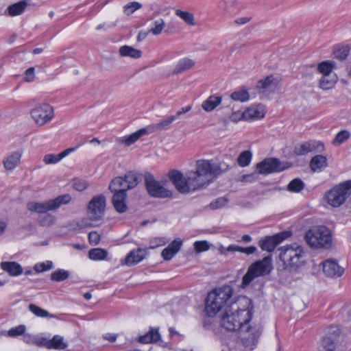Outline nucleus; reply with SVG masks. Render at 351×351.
Masks as SVG:
<instances>
[{"instance_id":"nucleus-1","label":"nucleus","mask_w":351,"mask_h":351,"mask_svg":"<svg viewBox=\"0 0 351 351\" xmlns=\"http://www.w3.org/2000/svg\"><path fill=\"white\" fill-rule=\"evenodd\" d=\"M252 311V300L246 296L239 295L237 302L224 311L220 319V325L228 331L243 329L250 322Z\"/></svg>"},{"instance_id":"nucleus-2","label":"nucleus","mask_w":351,"mask_h":351,"mask_svg":"<svg viewBox=\"0 0 351 351\" xmlns=\"http://www.w3.org/2000/svg\"><path fill=\"white\" fill-rule=\"evenodd\" d=\"M229 169L224 162H215L204 159L197 160L195 170L189 172L198 189L207 186L213 177L218 176Z\"/></svg>"},{"instance_id":"nucleus-3","label":"nucleus","mask_w":351,"mask_h":351,"mask_svg":"<svg viewBox=\"0 0 351 351\" xmlns=\"http://www.w3.org/2000/svg\"><path fill=\"white\" fill-rule=\"evenodd\" d=\"M238 297L234 295V289L230 285L216 288L207 295L205 311L208 316L213 317L221 310L224 311L230 308L232 304L237 302Z\"/></svg>"},{"instance_id":"nucleus-4","label":"nucleus","mask_w":351,"mask_h":351,"mask_svg":"<svg viewBox=\"0 0 351 351\" xmlns=\"http://www.w3.org/2000/svg\"><path fill=\"white\" fill-rule=\"evenodd\" d=\"M106 198L103 195L94 196L87 206V217L75 221L80 229L95 226L101 219L105 213Z\"/></svg>"},{"instance_id":"nucleus-5","label":"nucleus","mask_w":351,"mask_h":351,"mask_svg":"<svg viewBox=\"0 0 351 351\" xmlns=\"http://www.w3.org/2000/svg\"><path fill=\"white\" fill-rule=\"evenodd\" d=\"M280 250L279 258L284 269L291 272L304 264L305 252L301 245L293 243L282 247Z\"/></svg>"},{"instance_id":"nucleus-6","label":"nucleus","mask_w":351,"mask_h":351,"mask_svg":"<svg viewBox=\"0 0 351 351\" xmlns=\"http://www.w3.org/2000/svg\"><path fill=\"white\" fill-rule=\"evenodd\" d=\"M306 243L312 247L328 249L332 245V236L329 229L324 226H315L305 234Z\"/></svg>"},{"instance_id":"nucleus-7","label":"nucleus","mask_w":351,"mask_h":351,"mask_svg":"<svg viewBox=\"0 0 351 351\" xmlns=\"http://www.w3.org/2000/svg\"><path fill=\"white\" fill-rule=\"evenodd\" d=\"M272 269L271 256L265 257L252 263L242 279L241 287L245 288L256 278L269 274Z\"/></svg>"},{"instance_id":"nucleus-8","label":"nucleus","mask_w":351,"mask_h":351,"mask_svg":"<svg viewBox=\"0 0 351 351\" xmlns=\"http://www.w3.org/2000/svg\"><path fill=\"white\" fill-rule=\"evenodd\" d=\"M71 201L69 194L59 195L55 199L46 202H30L27 204V208L31 212L45 214L48 211H55L62 205L67 204Z\"/></svg>"},{"instance_id":"nucleus-9","label":"nucleus","mask_w":351,"mask_h":351,"mask_svg":"<svg viewBox=\"0 0 351 351\" xmlns=\"http://www.w3.org/2000/svg\"><path fill=\"white\" fill-rule=\"evenodd\" d=\"M351 194V180L335 186L326 194L328 203L333 207L343 204Z\"/></svg>"},{"instance_id":"nucleus-10","label":"nucleus","mask_w":351,"mask_h":351,"mask_svg":"<svg viewBox=\"0 0 351 351\" xmlns=\"http://www.w3.org/2000/svg\"><path fill=\"white\" fill-rule=\"evenodd\" d=\"M168 176L176 189L181 193H189L198 190L189 172L186 177H184L181 171L173 169L169 172Z\"/></svg>"},{"instance_id":"nucleus-11","label":"nucleus","mask_w":351,"mask_h":351,"mask_svg":"<svg viewBox=\"0 0 351 351\" xmlns=\"http://www.w3.org/2000/svg\"><path fill=\"white\" fill-rule=\"evenodd\" d=\"M243 329H240V339L245 347L249 351L253 350L257 343L262 332V327L258 324L253 325H245Z\"/></svg>"},{"instance_id":"nucleus-12","label":"nucleus","mask_w":351,"mask_h":351,"mask_svg":"<svg viewBox=\"0 0 351 351\" xmlns=\"http://www.w3.org/2000/svg\"><path fill=\"white\" fill-rule=\"evenodd\" d=\"M30 114L36 124L42 126L53 118V108L48 104H40L31 110Z\"/></svg>"},{"instance_id":"nucleus-13","label":"nucleus","mask_w":351,"mask_h":351,"mask_svg":"<svg viewBox=\"0 0 351 351\" xmlns=\"http://www.w3.org/2000/svg\"><path fill=\"white\" fill-rule=\"evenodd\" d=\"M145 182L148 193L152 197L165 198L172 195L171 191L165 188L151 173L145 175Z\"/></svg>"},{"instance_id":"nucleus-14","label":"nucleus","mask_w":351,"mask_h":351,"mask_svg":"<svg viewBox=\"0 0 351 351\" xmlns=\"http://www.w3.org/2000/svg\"><path fill=\"white\" fill-rule=\"evenodd\" d=\"M256 169L260 174H269L283 171L285 167L282 166L280 161L276 158H268L256 165Z\"/></svg>"},{"instance_id":"nucleus-15","label":"nucleus","mask_w":351,"mask_h":351,"mask_svg":"<svg viewBox=\"0 0 351 351\" xmlns=\"http://www.w3.org/2000/svg\"><path fill=\"white\" fill-rule=\"evenodd\" d=\"M339 335L340 330L337 326H331L329 327L327 335L322 341L324 351L335 350Z\"/></svg>"},{"instance_id":"nucleus-16","label":"nucleus","mask_w":351,"mask_h":351,"mask_svg":"<svg viewBox=\"0 0 351 351\" xmlns=\"http://www.w3.org/2000/svg\"><path fill=\"white\" fill-rule=\"evenodd\" d=\"M324 149V144L320 141H306L298 146H296L294 152L297 155H305L309 152H321Z\"/></svg>"},{"instance_id":"nucleus-17","label":"nucleus","mask_w":351,"mask_h":351,"mask_svg":"<svg viewBox=\"0 0 351 351\" xmlns=\"http://www.w3.org/2000/svg\"><path fill=\"white\" fill-rule=\"evenodd\" d=\"M285 239V233L282 232L274 236L265 237L259 241V246L263 250L271 252Z\"/></svg>"},{"instance_id":"nucleus-18","label":"nucleus","mask_w":351,"mask_h":351,"mask_svg":"<svg viewBox=\"0 0 351 351\" xmlns=\"http://www.w3.org/2000/svg\"><path fill=\"white\" fill-rule=\"evenodd\" d=\"M322 265L324 273L328 277H340L344 272V269L335 260L327 259Z\"/></svg>"},{"instance_id":"nucleus-19","label":"nucleus","mask_w":351,"mask_h":351,"mask_svg":"<svg viewBox=\"0 0 351 351\" xmlns=\"http://www.w3.org/2000/svg\"><path fill=\"white\" fill-rule=\"evenodd\" d=\"M182 241L178 238L174 239L169 245L163 249L161 256L165 261H170L180 250Z\"/></svg>"},{"instance_id":"nucleus-20","label":"nucleus","mask_w":351,"mask_h":351,"mask_svg":"<svg viewBox=\"0 0 351 351\" xmlns=\"http://www.w3.org/2000/svg\"><path fill=\"white\" fill-rule=\"evenodd\" d=\"M21 156V151H16L10 153L3 159V167L8 171L14 169L20 164Z\"/></svg>"},{"instance_id":"nucleus-21","label":"nucleus","mask_w":351,"mask_h":351,"mask_svg":"<svg viewBox=\"0 0 351 351\" xmlns=\"http://www.w3.org/2000/svg\"><path fill=\"white\" fill-rule=\"evenodd\" d=\"M146 254V249L138 248L137 250H132L126 256L124 263L128 266L136 265L141 262L145 257Z\"/></svg>"},{"instance_id":"nucleus-22","label":"nucleus","mask_w":351,"mask_h":351,"mask_svg":"<svg viewBox=\"0 0 351 351\" xmlns=\"http://www.w3.org/2000/svg\"><path fill=\"white\" fill-rule=\"evenodd\" d=\"M277 84L272 75L266 77L257 82L256 89L258 93L273 92L276 88Z\"/></svg>"},{"instance_id":"nucleus-23","label":"nucleus","mask_w":351,"mask_h":351,"mask_svg":"<svg viewBox=\"0 0 351 351\" xmlns=\"http://www.w3.org/2000/svg\"><path fill=\"white\" fill-rule=\"evenodd\" d=\"M126 197L127 194L123 191L115 193L113 195L112 204L115 210L119 213H123L128 209V206L125 204Z\"/></svg>"},{"instance_id":"nucleus-24","label":"nucleus","mask_w":351,"mask_h":351,"mask_svg":"<svg viewBox=\"0 0 351 351\" xmlns=\"http://www.w3.org/2000/svg\"><path fill=\"white\" fill-rule=\"evenodd\" d=\"M147 133V128H141L129 136L119 138L117 140V142L124 144L126 146H130L136 142L142 136L145 135Z\"/></svg>"},{"instance_id":"nucleus-25","label":"nucleus","mask_w":351,"mask_h":351,"mask_svg":"<svg viewBox=\"0 0 351 351\" xmlns=\"http://www.w3.org/2000/svg\"><path fill=\"white\" fill-rule=\"evenodd\" d=\"M309 165L313 172H321L328 166V160L323 155H316L311 158Z\"/></svg>"},{"instance_id":"nucleus-26","label":"nucleus","mask_w":351,"mask_h":351,"mask_svg":"<svg viewBox=\"0 0 351 351\" xmlns=\"http://www.w3.org/2000/svg\"><path fill=\"white\" fill-rule=\"evenodd\" d=\"M1 268L12 276L21 275L23 269L20 264L16 262L5 261L1 263Z\"/></svg>"},{"instance_id":"nucleus-27","label":"nucleus","mask_w":351,"mask_h":351,"mask_svg":"<svg viewBox=\"0 0 351 351\" xmlns=\"http://www.w3.org/2000/svg\"><path fill=\"white\" fill-rule=\"evenodd\" d=\"M160 339V335L158 328L151 327L145 335L139 337L138 342L141 343H152L158 342Z\"/></svg>"},{"instance_id":"nucleus-28","label":"nucleus","mask_w":351,"mask_h":351,"mask_svg":"<svg viewBox=\"0 0 351 351\" xmlns=\"http://www.w3.org/2000/svg\"><path fill=\"white\" fill-rule=\"evenodd\" d=\"M28 1L27 0H22L16 3L12 4L9 5L6 11L8 12V14L11 16H15L21 14L25 8L28 5Z\"/></svg>"},{"instance_id":"nucleus-29","label":"nucleus","mask_w":351,"mask_h":351,"mask_svg":"<svg viewBox=\"0 0 351 351\" xmlns=\"http://www.w3.org/2000/svg\"><path fill=\"white\" fill-rule=\"evenodd\" d=\"M109 189L114 193L122 191L126 193L129 190L123 177H117L113 179L109 185Z\"/></svg>"},{"instance_id":"nucleus-30","label":"nucleus","mask_w":351,"mask_h":351,"mask_svg":"<svg viewBox=\"0 0 351 351\" xmlns=\"http://www.w3.org/2000/svg\"><path fill=\"white\" fill-rule=\"evenodd\" d=\"M176 119V115H171L165 119L161 120L158 123L148 126L147 129L149 132H154L156 130H167L169 128L170 125Z\"/></svg>"},{"instance_id":"nucleus-31","label":"nucleus","mask_w":351,"mask_h":351,"mask_svg":"<svg viewBox=\"0 0 351 351\" xmlns=\"http://www.w3.org/2000/svg\"><path fill=\"white\" fill-rule=\"evenodd\" d=\"M221 102V97L210 95L202 104V108L206 112L213 110Z\"/></svg>"},{"instance_id":"nucleus-32","label":"nucleus","mask_w":351,"mask_h":351,"mask_svg":"<svg viewBox=\"0 0 351 351\" xmlns=\"http://www.w3.org/2000/svg\"><path fill=\"white\" fill-rule=\"evenodd\" d=\"M119 52L120 56L122 57H130L132 58H139L142 55L140 50L128 45H123L121 47Z\"/></svg>"},{"instance_id":"nucleus-33","label":"nucleus","mask_w":351,"mask_h":351,"mask_svg":"<svg viewBox=\"0 0 351 351\" xmlns=\"http://www.w3.org/2000/svg\"><path fill=\"white\" fill-rule=\"evenodd\" d=\"M264 117L263 110L258 106H252L244 111L245 120H253L263 118Z\"/></svg>"},{"instance_id":"nucleus-34","label":"nucleus","mask_w":351,"mask_h":351,"mask_svg":"<svg viewBox=\"0 0 351 351\" xmlns=\"http://www.w3.org/2000/svg\"><path fill=\"white\" fill-rule=\"evenodd\" d=\"M195 65V62L192 59L184 58L180 59L176 64L173 73L176 74L182 73L191 69Z\"/></svg>"},{"instance_id":"nucleus-35","label":"nucleus","mask_w":351,"mask_h":351,"mask_svg":"<svg viewBox=\"0 0 351 351\" xmlns=\"http://www.w3.org/2000/svg\"><path fill=\"white\" fill-rule=\"evenodd\" d=\"M230 97L232 100L241 102H245L249 100L250 94L244 87L234 91L231 93Z\"/></svg>"},{"instance_id":"nucleus-36","label":"nucleus","mask_w":351,"mask_h":351,"mask_svg":"<svg viewBox=\"0 0 351 351\" xmlns=\"http://www.w3.org/2000/svg\"><path fill=\"white\" fill-rule=\"evenodd\" d=\"M49 349L64 350L67 344L64 341L63 337L59 335H54L49 339Z\"/></svg>"},{"instance_id":"nucleus-37","label":"nucleus","mask_w":351,"mask_h":351,"mask_svg":"<svg viewBox=\"0 0 351 351\" xmlns=\"http://www.w3.org/2000/svg\"><path fill=\"white\" fill-rule=\"evenodd\" d=\"M108 256L107 250L101 248H94L88 252V257L93 261L104 260Z\"/></svg>"},{"instance_id":"nucleus-38","label":"nucleus","mask_w":351,"mask_h":351,"mask_svg":"<svg viewBox=\"0 0 351 351\" xmlns=\"http://www.w3.org/2000/svg\"><path fill=\"white\" fill-rule=\"evenodd\" d=\"M304 188V182L300 178L292 180L287 185V190L292 193H300Z\"/></svg>"},{"instance_id":"nucleus-39","label":"nucleus","mask_w":351,"mask_h":351,"mask_svg":"<svg viewBox=\"0 0 351 351\" xmlns=\"http://www.w3.org/2000/svg\"><path fill=\"white\" fill-rule=\"evenodd\" d=\"M176 15L182 19L189 25H195V17L191 12L177 10H176Z\"/></svg>"},{"instance_id":"nucleus-40","label":"nucleus","mask_w":351,"mask_h":351,"mask_svg":"<svg viewBox=\"0 0 351 351\" xmlns=\"http://www.w3.org/2000/svg\"><path fill=\"white\" fill-rule=\"evenodd\" d=\"M69 276V272L64 269H57L51 274V280L55 282H62L66 280Z\"/></svg>"},{"instance_id":"nucleus-41","label":"nucleus","mask_w":351,"mask_h":351,"mask_svg":"<svg viewBox=\"0 0 351 351\" xmlns=\"http://www.w3.org/2000/svg\"><path fill=\"white\" fill-rule=\"evenodd\" d=\"M350 47L348 46L335 47L333 54L335 58L339 60H344L348 56Z\"/></svg>"},{"instance_id":"nucleus-42","label":"nucleus","mask_w":351,"mask_h":351,"mask_svg":"<svg viewBox=\"0 0 351 351\" xmlns=\"http://www.w3.org/2000/svg\"><path fill=\"white\" fill-rule=\"evenodd\" d=\"M336 83L335 78H331L330 75H323L319 80V87L324 90L332 88Z\"/></svg>"},{"instance_id":"nucleus-43","label":"nucleus","mask_w":351,"mask_h":351,"mask_svg":"<svg viewBox=\"0 0 351 351\" xmlns=\"http://www.w3.org/2000/svg\"><path fill=\"white\" fill-rule=\"evenodd\" d=\"M28 308L33 314H34L37 317H54L53 315H50L47 311H46L35 304H30L28 306Z\"/></svg>"},{"instance_id":"nucleus-44","label":"nucleus","mask_w":351,"mask_h":351,"mask_svg":"<svg viewBox=\"0 0 351 351\" xmlns=\"http://www.w3.org/2000/svg\"><path fill=\"white\" fill-rule=\"evenodd\" d=\"M123 178L128 189H132L138 184V178L136 175L132 172H129Z\"/></svg>"},{"instance_id":"nucleus-45","label":"nucleus","mask_w":351,"mask_h":351,"mask_svg":"<svg viewBox=\"0 0 351 351\" xmlns=\"http://www.w3.org/2000/svg\"><path fill=\"white\" fill-rule=\"evenodd\" d=\"M252 159V153L250 151H244L240 154L237 158V162L241 167L247 166Z\"/></svg>"},{"instance_id":"nucleus-46","label":"nucleus","mask_w":351,"mask_h":351,"mask_svg":"<svg viewBox=\"0 0 351 351\" xmlns=\"http://www.w3.org/2000/svg\"><path fill=\"white\" fill-rule=\"evenodd\" d=\"M154 27L149 30V32L155 36L160 34L165 27V23L162 19H158L154 22Z\"/></svg>"},{"instance_id":"nucleus-47","label":"nucleus","mask_w":351,"mask_h":351,"mask_svg":"<svg viewBox=\"0 0 351 351\" xmlns=\"http://www.w3.org/2000/svg\"><path fill=\"white\" fill-rule=\"evenodd\" d=\"M334 64L329 61H325L320 63L317 66V70L323 75H330L333 69Z\"/></svg>"},{"instance_id":"nucleus-48","label":"nucleus","mask_w":351,"mask_h":351,"mask_svg":"<svg viewBox=\"0 0 351 351\" xmlns=\"http://www.w3.org/2000/svg\"><path fill=\"white\" fill-rule=\"evenodd\" d=\"M38 221L42 226H49L55 223L56 218L51 214H45L40 216Z\"/></svg>"},{"instance_id":"nucleus-49","label":"nucleus","mask_w":351,"mask_h":351,"mask_svg":"<svg viewBox=\"0 0 351 351\" xmlns=\"http://www.w3.org/2000/svg\"><path fill=\"white\" fill-rule=\"evenodd\" d=\"M350 136V132L348 130H341L337 134L332 143L334 145H340L348 140Z\"/></svg>"},{"instance_id":"nucleus-50","label":"nucleus","mask_w":351,"mask_h":351,"mask_svg":"<svg viewBox=\"0 0 351 351\" xmlns=\"http://www.w3.org/2000/svg\"><path fill=\"white\" fill-rule=\"evenodd\" d=\"M168 242L165 237H156L152 239L149 241V249H155L158 247L165 245Z\"/></svg>"},{"instance_id":"nucleus-51","label":"nucleus","mask_w":351,"mask_h":351,"mask_svg":"<svg viewBox=\"0 0 351 351\" xmlns=\"http://www.w3.org/2000/svg\"><path fill=\"white\" fill-rule=\"evenodd\" d=\"M53 267V263L51 261H47L44 263H37L34 265V269L36 272H43L48 271Z\"/></svg>"},{"instance_id":"nucleus-52","label":"nucleus","mask_w":351,"mask_h":351,"mask_svg":"<svg viewBox=\"0 0 351 351\" xmlns=\"http://www.w3.org/2000/svg\"><path fill=\"white\" fill-rule=\"evenodd\" d=\"M142 5L138 2H132L124 6V13L126 15L132 14L134 11L140 9Z\"/></svg>"},{"instance_id":"nucleus-53","label":"nucleus","mask_w":351,"mask_h":351,"mask_svg":"<svg viewBox=\"0 0 351 351\" xmlns=\"http://www.w3.org/2000/svg\"><path fill=\"white\" fill-rule=\"evenodd\" d=\"M25 326L24 325H19L18 326L10 328L8 334L11 337H15L22 335L25 331Z\"/></svg>"},{"instance_id":"nucleus-54","label":"nucleus","mask_w":351,"mask_h":351,"mask_svg":"<svg viewBox=\"0 0 351 351\" xmlns=\"http://www.w3.org/2000/svg\"><path fill=\"white\" fill-rule=\"evenodd\" d=\"M61 160L59 154H47L43 157V162L46 165L56 164Z\"/></svg>"},{"instance_id":"nucleus-55","label":"nucleus","mask_w":351,"mask_h":351,"mask_svg":"<svg viewBox=\"0 0 351 351\" xmlns=\"http://www.w3.org/2000/svg\"><path fill=\"white\" fill-rule=\"evenodd\" d=\"M194 247L197 252H202L208 250L210 247L209 243L206 241H195Z\"/></svg>"},{"instance_id":"nucleus-56","label":"nucleus","mask_w":351,"mask_h":351,"mask_svg":"<svg viewBox=\"0 0 351 351\" xmlns=\"http://www.w3.org/2000/svg\"><path fill=\"white\" fill-rule=\"evenodd\" d=\"M88 186V182L86 180L80 179H75L73 180V186L78 191H83L87 189Z\"/></svg>"},{"instance_id":"nucleus-57","label":"nucleus","mask_w":351,"mask_h":351,"mask_svg":"<svg viewBox=\"0 0 351 351\" xmlns=\"http://www.w3.org/2000/svg\"><path fill=\"white\" fill-rule=\"evenodd\" d=\"M228 202L225 197H219L210 204V207L212 209H218L223 207Z\"/></svg>"},{"instance_id":"nucleus-58","label":"nucleus","mask_w":351,"mask_h":351,"mask_svg":"<svg viewBox=\"0 0 351 351\" xmlns=\"http://www.w3.org/2000/svg\"><path fill=\"white\" fill-rule=\"evenodd\" d=\"M49 339L47 338L40 337V338H35L32 339V343L40 347H45L47 349H49Z\"/></svg>"},{"instance_id":"nucleus-59","label":"nucleus","mask_w":351,"mask_h":351,"mask_svg":"<svg viewBox=\"0 0 351 351\" xmlns=\"http://www.w3.org/2000/svg\"><path fill=\"white\" fill-rule=\"evenodd\" d=\"M24 81L26 82H32L35 80V68L29 67L25 72Z\"/></svg>"},{"instance_id":"nucleus-60","label":"nucleus","mask_w":351,"mask_h":351,"mask_svg":"<svg viewBox=\"0 0 351 351\" xmlns=\"http://www.w3.org/2000/svg\"><path fill=\"white\" fill-rule=\"evenodd\" d=\"M88 240L91 245H97L100 241V235L95 231L88 234Z\"/></svg>"},{"instance_id":"nucleus-61","label":"nucleus","mask_w":351,"mask_h":351,"mask_svg":"<svg viewBox=\"0 0 351 351\" xmlns=\"http://www.w3.org/2000/svg\"><path fill=\"white\" fill-rule=\"evenodd\" d=\"M242 119H244V112L237 111L230 115V119L234 122H237Z\"/></svg>"},{"instance_id":"nucleus-62","label":"nucleus","mask_w":351,"mask_h":351,"mask_svg":"<svg viewBox=\"0 0 351 351\" xmlns=\"http://www.w3.org/2000/svg\"><path fill=\"white\" fill-rule=\"evenodd\" d=\"M241 246L237 245H230L226 248H223V250H221V253L223 254H226L227 252H240Z\"/></svg>"},{"instance_id":"nucleus-63","label":"nucleus","mask_w":351,"mask_h":351,"mask_svg":"<svg viewBox=\"0 0 351 351\" xmlns=\"http://www.w3.org/2000/svg\"><path fill=\"white\" fill-rule=\"evenodd\" d=\"M257 248L255 246H249V247H241L240 252L244 253L247 255H250L254 254L256 251Z\"/></svg>"},{"instance_id":"nucleus-64","label":"nucleus","mask_w":351,"mask_h":351,"mask_svg":"<svg viewBox=\"0 0 351 351\" xmlns=\"http://www.w3.org/2000/svg\"><path fill=\"white\" fill-rule=\"evenodd\" d=\"M116 25H117L116 22L108 24V25H107L105 23H104L98 25L97 26V27H96V29L97 30H101L102 29H106L107 28H112V27H115Z\"/></svg>"}]
</instances>
